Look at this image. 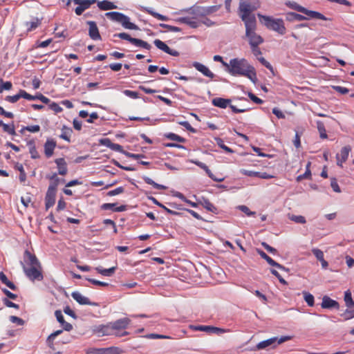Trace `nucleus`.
<instances>
[{
  "label": "nucleus",
  "instance_id": "1",
  "mask_svg": "<svg viewBox=\"0 0 354 354\" xmlns=\"http://www.w3.org/2000/svg\"><path fill=\"white\" fill-rule=\"evenodd\" d=\"M226 71L234 76L241 75L247 77L254 83L257 81V73L254 68L244 58L230 59Z\"/></svg>",
  "mask_w": 354,
  "mask_h": 354
},
{
  "label": "nucleus",
  "instance_id": "2",
  "mask_svg": "<svg viewBox=\"0 0 354 354\" xmlns=\"http://www.w3.org/2000/svg\"><path fill=\"white\" fill-rule=\"evenodd\" d=\"M260 7L259 0H240L239 12V17L243 22L249 20H256L255 15L252 12L255 11Z\"/></svg>",
  "mask_w": 354,
  "mask_h": 354
},
{
  "label": "nucleus",
  "instance_id": "3",
  "mask_svg": "<svg viewBox=\"0 0 354 354\" xmlns=\"http://www.w3.org/2000/svg\"><path fill=\"white\" fill-rule=\"evenodd\" d=\"M257 16L260 19V21L266 26L267 28L274 30L281 35L286 32V28L283 19H274L271 17L263 15L260 13H258Z\"/></svg>",
  "mask_w": 354,
  "mask_h": 354
},
{
  "label": "nucleus",
  "instance_id": "4",
  "mask_svg": "<svg viewBox=\"0 0 354 354\" xmlns=\"http://www.w3.org/2000/svg\"><path fill=\"white\" fill-rule=\"evenodd\" d=\"M245 26V37L248 38L250 46H259L263 42V39L256 33L257 20H249L244 22Z\"/></svg>",
  "mask_w": 354,
  "mask_h": 354
},
{
  "label": "nucleus",
  "instance_id": "5",
  "mask_svg": "<svg viewBox=\"0 0 354 354\" xmlns=\"http://www.w3.org/2000/svg\"><path fill=\"white\" fill-rule=\"evenodd\" d=\"M106 16L111 20L120 23L125 28L130 30H139V27L133 23L130 22L129 17L123 13L118 12H109L106 13Z\"/></svg>",
  "mask_w": 354,
  "mask_h": 354
},
{
  "label": "nucleus",
  "instance_id": "6",
  "mask_svg": "<svg viewBox=\"0 0 354 354\" xmlns=\"http://www.w3.org/2000/svg\"><path fill=\"white\" fill-rule=\"evenodd\" d=\"M290 336H282L279 339L276 337H272L259 342L256 345L255 348H252L251 351L262 350L268 347L274 348L277 346V345L281 344L288 340H290Z\"/></svg>",
  "mask_w": 354,
  "mask_h": 354
},
{
  "label": "nucleus",
  "instance_id": "7",
  "mask_svg": "<svg viewBox=\"0 0 354 354\" xmlns=\"http://www.w3.org/2000/svg\"><path fill=\"white\" fill-rule=\"evenodd\" d=\"M22 266L24 272L26 276L32 281H42L44 279V276L42 274V268L41 265H39V267L32 266V267H27L24 264L23 262H21Z\"/></svg>",
  "mask_w": 354,
  "mask_h": 354
},
{
  "label": "nucleus",
  "instance_id": "8",
  "mask_svg": "<svg viewBox=\"0 0 354 354\" xmlns=\"http://www.w3.org/2000/svg\"><path fill=\"white\" fill-rule=\"evenodd\" d=\"M113 37L127 40L137 47L143 48L147 50H150L151 48V46L147 41L140 39L131 37L130 35L126 32L116 33L113 35Z\"/></svg>",
  "mask_w": 354,
  "mask_h": 354
},
{
  "label": "nucleus",
  "instance_id": "9",
  "mask_svg": "<svg viewBox=\"0 0 354 354\" xmlns=\"http://www.w3.org/2000/svg\"><path fill=\"white\" fill-rule=\"evenodd\" d=\"M212 103L214 106L221 109H225L229 106L232 111L235 113H244L248 110L247 109H238L236 106L230 104V99L215 97L212 100Z\"/></svg>",
  "mask_w": 354,
  "mask_h": 354
},
{
  "label": "nucleus",
  "instance_id": "10",
  "mask_svg": "<svg viewBox=\"0 0 354 354\" xmlns=\"http://www.w3.org/2000/svg\"><path fill=\"white\" fill-rule=\"evenodd\" d=\"M219 8V6H213L209 7H202L194 6L189 9V12L194 15L195 17H205L213 12H216Z\"/></svg>",
  "mask_w": 354,
  "mask_h": 354
},
{
  "label": "nucleus",
  "instance_id": "11",
  "mask_svg": "<svg viewBox=\"0 0 354 354\" xmlns=\"http://www.w3.org/2000/svg\"><path fill=\"white\" fill-rule=\"evenodd\" d=\"M344 300L347 309L342 315L344 316L346 320H348L354 317V301L349 290L344 292Z\"/></svg>",
  "mask_w": 354,
  "mask_h": 354
},
{
  "label": "nucleus",
  "instance_id": "12",
  "mask_svg": "<svg viewBox=\"0 0 354 354\" xmlns=\"http://www.w3.org/2000/svg\"><path fill=\"white\" fill-rule=\"evenodd\" d=\"M57 187V183H54L50 184L48 188L45 197V205L46 210L53 206L55 203Z\"/></svg>",
  "mask_w": 354,
  "mask_h": 354
},
{
  "label": "nucleus",
  "instance_id": "13",
  "mask_svg": "<svg viewBox=\"0 0 354 354\" xmlns=\"http://www.w3.org/2000/svg\"><path fill=\"white\" fill-rule=\"evenodd\" d=\"M190 328L194 330L203 331L208 334L214 333L216 335H221L228 332L229 330H226L224 328L213 326H204V325H198V326H191Z\"/></svg>",
  "mask_w": 354,
  "mask_h": 354
},
{
  "label": "nucleus",
  "instance_id": "14",
  "mask_svg": "<svg viewBox=\"0 0 354 354\" xmlns=\"http://www.w3.org/2000/svg\"><path fill=\"white\" fill-rule=\"evenodd\" d=\"M73 3L78 6L75 9L77 15H81L86 10L88 9L91 5L97 2V0H73Z\"/></svg>",
  "mask_w": 354,
  "mask_h": 354
},
{
  "label": "nucleus",
  "instance_id": "15",
  "mask_svg": "<svg viewBox=\"0 0 354 354\" xmlns=\"http://www.w3.org/2000/svg\"><path fill=\"white\" fill-rule=\"evenodd\" d=\"M24 258V264L26 265V266H27V267H32V266L39 267V265H41V263L39 261L37 257L34 254H32L28 250H25Z\"/></svg>",
  "mask_w": 354,
  "mask_h": 354
},
{
  "label": "nucleus",
  "instance_id": "16",
  "mask_svg": "<svg viewBox=\"0 0 354 354\" xmlns=\"http://www.w3.org/2000/svg\"><path fill=\"white\" fill-rule=\"evenodd\" d=\"M153 44L158 49L164 51L165 53L170 55L178 57L180 55L178 51L174 49H171L165 42L158 39H155Z\"/></svg>",
  "mask_w": 354,
  "mask_h": 354
},
{
  "label": "nucleus",
  "instance_id": "17",
  "mask_svg": "<svg viewBox=\"0 0 354 354\" xmlns=\"http://www.w3.org/2000/svg\"><path fill=\"white\" fill-rule=\"evenodd\" d=\"M321 306L322 308L325 309H339V304L327 295L323 297Z\"/></svg>",
  "mask_w": 354,
  "mask_h": 354
},
{
  "label": "nucleus",
  "instance_id": "18",
  "mask_svg": "<svg viewBox=\"0 0 354 354\" xmlns=\"http://www.w3.org/2000/svg\"><path fill=\"white\" fill-rule=\"evenodd\" d=\"M72 297L81 305L98 306L97 303L91 302L88 297L82 295L79 292H73Z\"/></svg>",
  "mask_w": 354,
  "mask_h": 354
},
{
  "label": "nucleus",
  "instance_id": "19",
  "mask_svg": "<svg viewBox=\"0 0 354 354\" xmlns=\"http://www.w3.org/2000/svg\"><path fill=\"white\" fill-rule=\"evenodd\" d=\"M89 26L88 28V35L93 40H99L101 39V36L99 32L98 28L95 21H88L86 22Z\"/></svg>",
  "mask_w": 354,
  "mask_h": 354
},
{
  "label": "nucleus",
  "instance_id": "20",
  "mask_svg": "<svg viewBox=\"0 0 354 354\" xmlns=\"http://www.w3.org/2000/svg\"><path fill=\"white\" fill-rule=\"evenodd\" d=\"M301 12L307 15L306 17L308 18V19L310 18L318 19H322V20H324V21L329 19L327 17H326L324 15H322V13L317 12V11L308 10L307 8H306L304 7H303V8L301 10Z\"/></svg>",
  "mask_w": 354,
  "mask_h": 354
},
{
  "label": "nucleus",
  "instance_id": "21",
  "mask_svg": "<svg viewBox=\"0 0 354 354\" xmlns=\"http://www.w3.org/2000/svg\"><path fill=\"white\" fill-rule=\"evenodd\" d=\"M21 97H24L26 100L32 98L30 94L28 93L26 91L21 89V90H19V92L17 95H15L12 96H10V95L6 96V100L10 103H15Z\"/></svg>",
  "mask_w": 354,
  "mask_h": 354
},
{
  "label": "nucleus",
  "instance_id": "22",
  "mask_svg": "<svg viewBox=\"0 0 354 354\" xmlns=\"http://www.w3.org/2000/svg\"><path fill=\"white\" fill-rule=\"evenodd\" d=\"M192 66L199 72L203 73L205 76L209 77L211 79L214 78L215 75L210 71V70L205 65L201 63L194 62Z\"/></svg>",
  "mask_w": 354,
  "mask_h": 354
},
{
  "label": "nucleus",
  "instance_id": "23",
  "mask_svg": "<svg viewBox=\"0 0 354 354\" xmlns=\"http://www.w3.org/2000/svg\"><path fill=\"white\" fill-rule=\"evenodd\" d=\"M55 315L56 317L57 322L62 325L64 330L66 331H71L73 329V326L70 323H68L64 320V316L61 310H57L55 312Z\"/></svg>",
  "mask_w": 354,
  "mask_h": 354
},
{
  "label": "nucleus",
  "instance_id": "24",
  "mask_svg": "<svg viewBox=\"0 0 354 354\" xmlns=\"http://www.w3.org/2000/svg\"><path fill=\"white\" fill-rule=\"evenodd\" d=\"M56 147V142L53 139H47L44 144V153L47 158L53 156L54 149Z\"/></svg>",
  "mask_w": 354,
  "mask_h": 354
},
{
  "label": "nucleus",
  "instance_id": "25",
  "mask_svg": "<svg viewBox=\"0 0 354 354\" xmlns=\"http://www.w3.org/2000/svg\"><path fill=\"white\" fill-rule=\"evenodd\" d=\"M130 319L127 317L120 319L111 323L113 330H119L120 329H125L130 323Z\"/></svg>",
  "mask_w": 354,
  "mask_h": 354
},
{
  "label": "nucleus",
  "instance_id": "26",
  "mask_svg": "<svg viewBox=\"0 0 354 354\" xmlns=\"http://www.w3.org/2000/svg\"><path fill=\"white\" fill-rule=\"evenodd\" d=\"M257 252L260 255V257L266 260L267 263L274 267H276L277 268H283V266L279 264V263L274 261L272 258H270L266 252H264L263 250L260 249H257Z\"/></svg>",
  "mask_w": 354,
  "mask_h": 354
},
{
  "label": "nucleus",
  "instance_id": "27",
  "mask_svg": "<svg viewBox=\"0 0 354 354\" xmlns=\"http://www.w3.org/2000/svg\"><path fill=\"white\" fill-rule=\"evenodd\" d=\"M55 162L57 166L58 174L62 176H65L68 172L67 164L64 158H59L55 160Z\"/></svg>",
  "mask_w": 354,
  "mask_h": 354
},
{
  "label": "nucleus",
  "instance_id": "28",
  "mask_svg": "<svg viewBox=\"0 0 354 354\" xmlns=\"http://www.w3.org/2000/svg\"><path fill=\"white\" fill-rule=\"evenodd\" d=\"M96 332L102 334V335H113L114 330L111 323H110L107 325L99 326Z\"/></svg>",
  "mask_w": 354,
  "mask_h": 354
},
{
  "label": "nucleus",
  "instance_id": "29",
  "mask_svg": "<svg viewBox=\"0 0 354 354\" xmlns=\"http://www.w3.org/2000/svg\"><path fill=\"white\" fill-rule=\"evenodd\" d=\"M199 203L205 208L207 211L211 212L214 214L218 213V209L215 207L208 199L202 198Z\"/></svg>",
  "mask_w": 354,
  "mask_h": 354
},
{
  "label": "nucleus",
  "instance_id": "30",
  "mask_svg": "<svg viewBox=\"0 0 354 354\" xmlns=\"http://www.w3.org/2000/svg\"><path fill=\"white\" fill-rule=\"evenodd\" d=\"M97 6L100 10H108L117 8V6L113 2L106 0L98 2Z\"/></svg>",
  "mask_w": 354,
  "mask_h": 354
},
{
  "label": "nucleus",
  "instance_id": "31",
  "mask_svg": "<svg viewBox=\"0 0 354 354\" xmlns=\"http://www.w3.org/2000/svg\"><path fill=\"white\" fill-rule=\"evenodd\" d=\"M143 11L147 12L148 14L151 15L153 17L162 20V21H167L169 18L167 16L162 15L161 14H159L156 12H154L151 8H147V7H143L142 9Z\"/></svg>",
  "mask_w": 354,
  "mask_h": 354
},
{
  "label": "nucleus",
  "instance_id": "32",
  "mask_svg": "<svg viewBox=\"0 0 354 354\" xmlns=\"http://www.w3.org/2000/svg\"><path fill=\"white\" fill-rule=\"evenodd\" d=\"M308 18L304 15L300 14H297L295 12H288L286 14V20L292 21H304L307 20Z\"/></svg>",
  "mask_w": 354,
  "mask_h": 354
},
{
  "label": "nucleus",
  "instance_id": "33",
  "mask_svg": "<svg viewBox=\"0 0 354 354\" xmlns=\"http://www.w3.org/2000/svg\"><path fill=\"white\" fill-rule=\"evenodd\" d=\"M116 268H117L115 266L109 269H105L102 267H97L95 270L98 273L102 274L103 276L111 277L114 274Z\"/></svg>",
  "mask_w": 354,
  "mask_h": 354
},
{
  "label": "nucleus",
  "instance_id": "34",
  "mask_svg": "<svg viewBox=\"0 0 354 354\" xmlns=\"http://www.w3.org/2000/svg\"><path fill=\"white\" fill-rule=\"evenodd\" d=\"M0 280L3 283L6 285L11 290H17V287L12 281L8 279L6 275L3 272H0Z\"/></svg>",
  "mask_w": 354,
  "mask_h": 354
},
{
  "label": "nucleus",
  "instance_id": "35",
  "mask_svg": "<svg viewBox=\"0 0 354 354\" xmlns=\"http://www.w3.org/2000/svg\"><path fill=\"white\" fill-rule=\"evenodd\" d=\"M351 151V147L349 145L345 146L341 149V153L339 154L341 159V162H344L346 161Z\"/></svg>",
  "mask_w": 354,
  "mask_h": 354
},
{
  "label": "nucleus",
  "instance_id": "36",
  "mask_svg": "<svg viewBox=\"0 0 354 354\" xmlns=\"http://www.w3.org/2000/svg\"><path fill=\"white\" fill-rule=\"evenodd\" d=\"M142 178L146 183L152 185L156 189L165 190L167 188L166 186H165L163 185H160V184L156 183L152 179H151L150 178H149L147 176H143Z\"/></svg>",
  "mask_w": 354,
  "mask_h": 354
},
{
  "label": "nucleus",
  "instance_id": "37",
  "mask_svg": "<svg viewBox=\"0 0 354 354\" xmlns=\"http://www.w3.org/2000/svg\"><path fill=\"white\" fill-rule=\"evenodd\" d=\"M317 128L319 133L320 138L322 139L327 138L328 136L324 122L320 120L317 121Z\"/></svg>",
  "mask_w": 354,
  "mask_h": 354
},
{
  "label": "nucleus",
  "instance_id": "38",
  "mask_svg": "<svg viewBox=\"0 0 354 354\" xmlns=\"http://www.w3.org/2000/svg\"><path fill=\"white\" fill-rule=\"evenodd\" d=\"M310 165H311L310 162H308L307 163L306 167V170L305 173L304 174L298 176L297 177V181L300 182L303 179H309V178H310V177H311V171H310Z\"/></svg>",
  "mask_w": 354,
  "mask_h": 354
},
{
  "label": "nucleus",
  "instance_id": "39",
  "mask_svg": "<svg viewBox=\"0 0 354 354\" xmlns=\"http://www.w3.org/2000/svg\"><path fill=\"white\" fill-rule=\"evenodd\" d=\"M178 21L185 24H187L191 28H196L198 26V23L196 21H192L190 18L186 17H180L179 19H178Z\"/></svg>",
  "mask_w": 354,
  "mask_h": 354
},
{
  "label": "nucleus",
  "instance_id": "40",
  "mask_svg": "<svg viewBox=\"0 0 354 354\" xmlns=\"http://www.w3.org/2000/svg\"><path fill=\"white\" fill-rule=\"evenodd\" d=\"M154 204L157 205L158 206L162 207L164 209L168 214L171 215H178L180 214L179 212H177L176 211H173L170 209H168L164 205L161 204L160 202H158L154 197H149V198Z\"/></svg>",
  "mask_w": 354,
  "mask_h": 354
},
{
  "label": "nucleus",
  "instance_id": "41",
  "mask_svg": "<svg viewBox=\"0 0 354 354\" xmlns=\"http://www.w3.org/2000/svg\"><path fill=\"white\" fill-rule=\"evenodd\" d=\"M15 169L19 171V180L24 183L26 180V174L21 164L17 162Z\"/></svg>",
  "mask_w": 354,
  "mask_h": 354
},
{
  "label": "nucleus",
  "instance_id": "42",
  "mask_svg": "<svg viewBox=\"0 0 354 354\" xmlns=\"http://www.w3.org/2000/svg\"><path fill=\"white\" fill-rule=\"evenodd\" d=\"M165 137L174 141H177L178 142H185V138L175 134L174 133H167L165 134Z\"/></svg>",
  "mask_w": 354,
  "mask_h": 354
},
{
  "label": "nucleus",
  "instance_id": "43",
  "mask_svg": "<svg viewBox=\"0 0 354 354\" xmlns=\"http://www.w3.org/2000/svg\"><path fill=\"white\" fill-rule=\"evenodd\" d=\"M192 162L203 169L209 178H212L213 174L209 169L208 167L203 162L198 160H192Z\"/></svg>",
  "mask_w": 354,
  "mask_h": 354
},
{
  "label": "nucleus",
  "instance_id": "44",
  "mask_svg": "<svg viewBox=\"0 0 354 354\" xmlns=\"http://www.w3.org/2000/svg\"><path fill=\"white\" fill-rule=\"evenodd\" d=\"M121 351L118 347H110L101 349L100 354H120Z\"/></svg>",
  "mask_w": 354,
  "mask_h": 354
},
{
  "label": "nucleus",
  "instance_id": "45",
  "mask_svg": "<svg viewBox=\"0 0 354 354\" xmlns=\"http://www.w3.org/2000/svg\"><path fill=\"white\" fill-rule=\"evenodd\" d=\"M73 132V130L71 128H67L65 126H64L63 129H62V134L59 136V137L62 138V139H64L68 142H70V136L71 134Z\"/></svg>",
  "mask_w": 354,
  "mask_h": 354
},
{
  "label": "nucleus",
  "instance_id": "46",
  "mask_svg": "<svg viewBox=\"0 0 354 354\" xmlns=\"http://www.w3.org/2000/svg\"><path fill=\"white\" fill-rule=\"evenodd\" d=\"M41 24V21L36 18L34 21L26 23L27 30L28 32L36 29Z\"/></svg>",
  "mask_w": 354,
  "mask_h": 354
},
{
  "label": "nucleus",
  "instance_id": "47",
  "mask_svg": "<svg viewBox=\"0 0 354 354\" xmlns=\"http://www.w3.org/2000/svg\"><path fill=\"white\" fill-rule=\"evenodd\" d=\"M303 295L304 299L305 301L307 303V304L309 306H313L315 304L314 296L312 294L306 291L303 292Z\"/></svg>",
  "mask_w": 354,
  "mask_h": 354
},
{
  "label": "nucleus",
  "instance_id": "48",
  "mask_svg": "<svg viewBox=\"0 0 354 354\" xmlns=\"http://www.w3.org/2000/svg\"><path fill=\"white\" fill-rule=\"evenodd\" d=\"M12 84L11 82H3L2 79H0V93L4 90L9 91L12 88Z\"/></svg>",
  "mask_w": 354,
  "mask_h": 354
},
{
  "label": "nucleus",
  "instance_id": "49",
  "mask_svg": "<svg viewBox=\"0 0 354 354\" xmlns=\"http://www.w3.org/2000/svg\"><path fill=\"white\" fill-rule=\"evenodd\" d=\"M2 128L3 131L8 133V134H10L12 136L16 135L15 125L13 122L9 124H6Z\"/></svg>",
  "mask_w": 354,
  "mask_h": 354
},
{
  "label": "nucleus",
  "instance_id": "50",
  "mask_svg": "<svg viewBox=\"0 0 354 354\" xmlns=\"http://www.w3.org/2000/svg\"><path fill=\"white\" fill-rule=\"evenodd\" d=\"M216 144L221 148L223 149L224 151H225L227 153H233L234 151L228 147L227 146H226L224 142H223V140L220 138H216Z\"/></svg>",
  "mask_w": 354,
  "mask_h": 354
},
{
  "label": "nucleus",
  "instance_id": "51",
  "mask_svg": "<svg viewBox=\"0 0 354 354\" xmlns=\"http://www.w3.org/2000/svg\"><path fill=\"white\" fill-rule=\"evenodd\" d=\"M31 97H32V98L28 99V100H39L44 104H48L50 102V100L41 93L36 95H31Z\"/></svg>",
  "mask_w": 354,
  "mask_h": 354
},
{
  "label": "nucleus",
  "instance_id": "52",
  "mask_svg": "<svg viewBox=\"0 0 354 354\" xmlns=\"http://www.w3.org/2000/svg\"><path fill=\"white\" fill-rule=\"evenodd\" d=\"M290 219L297 223H301L304 224L306 223V221L304 216H296V215H292L290 217Z\"/></svg>",
  "mask_w": 354,
  "mask_h": 354
},
{
  "label": "nucleus",
  "instance_id": "53",
  "mask_svg": "<svg viewBox=\"0 0 354 354\" xmlns=\"http://www.w3.org/2000/svg\"><path fill=\"white\" fill-rule=\"evenodd\" d=\"M240 172L245 176H250V177L254 176V177L259 178V172H258V171H249V170H246L244 169H241Z\"/></svg>",
  "mask_w": 354,
  "mask_h": 354
},
{
  "label": "nucleus",
  "instance_id": "54",
  "mask_svg": "<svg viewBox=\"0 0 354 354\" xmlns=\"http://www.w3.org/2000/svg\"><path fill=\"white\" fill-rule=\"evenodd\" d=\"M330 186L333 188V191L339 193L341 192V189L339 186L338 185L337 179L335 178H332L330 180Z\"/></svg>",
  "mask_w": 354,
  "mask_h": 354
},
{
  "label": "nucleus",
  "instance_id": "55",
  "mask_svg": "<svg viewBox=\"0 0 354 354\" xmlns=\"http://www.w3.org/2000/svg\"><path fill=\"white\" fill-rule=\"evenodd\" d=\"M160 26L162 28H166L168 30L171 31V32H180L181 30V29L178 27L165 24H160Z\"/></svg>",
  "mask_w": 354,
  "mask_h": 354
},
{
  "label": "nucleus",
  "instance_id": "56",
  "mask_svg": "<svg viewBox=\"0 0 354 354\" xmlns=\"http://www.w3.org/2000/svg\"><path fill=\"white\" fill-rule=\"evenodd\" d=\"M312 252L315 256V257L317 259V260L321 261L324 259V252L318 249V248H313L312 250Z\"/></svg>",
  "mask_w": 354,
  "mask_h": 354
},
{
  "label": "nucleus",
  "instance_id": "57",
  "mask_svg": "<svg viewBox=\"0 0 354 354\" xmlns=\"http://www.w3.org/2000/svg\"><path fill=\"white\" fill-rule=\"evenodd\" d=\"M86 279L95 286H104V287H106V286H109V284L108 283L102 282V281L94 279L86 278Z\"/></svg>",
  "mask_w": 354,
  "mask_h": 354
},
{
  "label": "nucleus",
  "instance_id": "58",
  "mask_svg": "<svg viewBox=\"0 0 354 354\" xmlns=\"http://www.w3.org/2000/svg\"><path fill=\"white\" fill-rule=\"evenodd\" d=\"M124 155L128 158H131L136 159V160H139L140 158H145V156L144 154L132 153H130L128 151L124 153Z\"/></svg>",
  "mask_w": 354,
  "mask_h": 354
},
{
  "label": "nucleus",
  "instance_id": "59",
  "mask_svg": "<svg viewBox=\"0 0 354 354\" xmlns=\"http://www.w3.org/2000/svg\"><path fill=\"white\" fill-rule=\"evenodd\" d=\"M124 94L127 97H129L133 99H136L139 97V93L136 91H133L130 90H124L123 91Z\"/></svg>",
  "mask_w": 354,
  "mask_h": 354
},
{
  "label": "nucleus",
  "instance_id": "60",
  "mask_svg": "<svg viewBox=\"0 0 354 354\" xmlns=\"http://www.w3.org/2000/svg\"><path fill=\"white\" fill-rule=\"evenodd\" d=\"M124 189L122 187H119L113 190H111L107 193V196H113L123 193Z\"/></svg>",
  "mask_w": 354,
  "mask_h": 354
},
{
  "label": "nucleus",
  "instance_id": "61",
  "mask_svg": "<svg viewBox=\"0 0 354 354\" xmlns=\"http://www.w3.org/2000/svg\"><path fill=\"white\" fill-rule=\"evenodd\" d=\"M248 95L252 102L257 104H261L263 102V101L261 99L257 97L252 92H248Z\"/></svg>",
  "mask_w": 354,
  "mask_h": 354
},
{
  "label": "nucleus",
  "instance_id": "62",
  "mask_svg": "<svg viewBox=\"0 0 354 354\" xmlns=\"http://www.w3.org/2000/svg\"><path fill=\"white\" fill-rule=\"evenodd\" d=\"M178 124L183 127H184L187 130L191 131V132H193V133H195L196 132V129L194 128H193L191 124L189 123V122L187 121H182V122H179Z\"/></svg>",
  "mask_w": 354,
  "mask_h": 354
},
{
  "label": "nucleus",
  "instance_id": "63",
  "mask_svg": "<svg viewBox=\"0 0 354 354\" xmlns=\"http://www.w3.org/2000/svg\"><path fill=\"white\" fill-rule=\"evenodd\" d=\"M10 321L12 323L18 324L19 326H22L24 324V321L22 319L14 315L10 317Z\"/></svg>",
  "mask_w": 354,
  "mask_h": 354
},
{
  "label": "nucleus",
  "instance_id": "64",
  "mask_svg": "<svg viewBox=\"0 0 354 354\" xmlns=\"http://www.w3.org/2000/svg\"><path fill=\"white\" fill-rule=\"evenodd\" d=\"M30 156L32 159H37L40 158V156L36 149V147H32L29 149Z\"/></svg>",
  "mask_w": 354,
  "mask_h": 354
}]
</instances>
